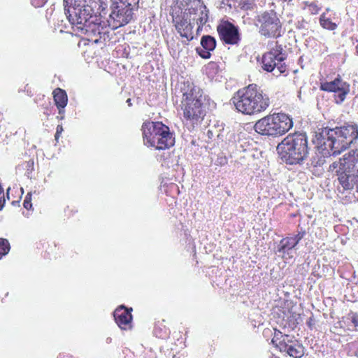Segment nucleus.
I'll list each match as a JSON object with an SVG mask.
<instances>
[{
    "instance_id": "f257e3e1",
    "label": "nucleus",
    "mask_w": 358,
    "mask_h": 358,
    "mask_svg": "<svg viewBox=\"0 0 358 358\" xmlns=\"http://www.w3.org/2000/svg\"><path fill=\"white\" fill-rule=\"evenodd\" d=\"M92 0H64V10L73 30L84 34L90 42L106 44L112 34L101 17L94 15Z\"/></svg>"
},
{
    "instance_id": "f03ea898",
    "label": "nucleus",
    "mask_w": 358,
    "mask_h": 358,
    "mask_svg": "<svg viewBox=\"0 0 358 358\" xmlns=\"http://www.w3.org/2000/svg\"><path fill=\"white\" fill-rule=\"evenodd\" d=\"M357 138V124H344L341 127L322 128L316 133L314 143L323 156L337 155L347 150Z\"/></svg>"
},
{
    "instance_id": "7ed1b4c3",
    "label": "nucleus",
    "mask_w": 358,
    "mask_h": 358,
    "mask_svg": "<svg viewBox=\"0 0 358 358\" xmlns=\"http://www.w3.org/2000/svg\"><path fill=\"white\" fill-rule=\"evenodd\" d=\"M182 92L180 108L187 124L193 128L199 124L206 115L208 103L207 96L203 89L193 83L186 81L181 88Z\"/></svg>"
},
{
    "instance_id": "20e7f679",
    "label": "nucleus",
    "mask_w": 358,
    "mask_h": 358,
    "mask_svg": "<svg viewBox=\"0 0 358 358\" xmlns=\"http://www.w3.org/2000/svg\"><path fill=\"white\" fill-rule=\"evenodd\" d=\"M236 108L248 115L266 110L270 104V98L257 85H249L239 89L232 98Z\"/></svg>"
},
{
    "instance_id": "39448f33",
    "label": "nucleus",
    "mask_w": 358,
    "mask_h": 358,
    "mask_svg": "<svg viewBox=\"0 0 358 358\" xmlns=\"http://www.w3.org/2000/svg\"><path fill=\"white\" fill-rule=\"evenodd\" d=\"M277 150L287 164H303L308 159L310 150L306 134H289L279 143Z\"/></svg>"
},
{
    "instance_id": "423d86ee",
    "label": "nucleus",
    "mask_w": 358,
    "mask_h": 358,
    "mask_svg": "<svg viewBox=\"0 0 358 358\" xmlns=\"http://www.w3.org/2000/svg\"><path fill=\"white\" fill-rule=\"evenodd\" d=\"M144 144L156 150H166L175 143L174 134L159 121H145L141 127Z\"/></svg>"
},
{
    "instance_id": "0eeeda50",
    "label": "nucleus",
    "mask_w": 358,
    "mask_h": 358,
    "mask_svg": "<svg viewBox=\"0 0 358 358\" xmlns=\"http://www.w3.org/2000/svg\"><path fill=\"white\" fill-rule=\"evenodd\" d=\"M293 120L285 113H273L266 115L257 121L254 125L255 130L264 136H282L293 127Z\"/></svg>"
},
{
    "instance_id": "6e6552de",
    "label": "nucleus",
    "mask_w": 358,
    "mask_h": 358,
    "mask_svg": "<svg viewBox=\"0 0 358 358\" xmlns=\"http://www.w3.org/2000/svg\"><path fill=\"white\" fill-rule=\"evenodd\" d=\"M287 55L282 45H275L270 51L263 55L262 57V67L264 71H273V75L279 76L280 73H285L287 66L285 60Z\"/></svg>"
},
{
    "instance_id": "1a4fd4ad",
    "label": "nucleus",
    "mask_w": 358,
    "mask_h": 358,
    "mask_svg": "<svg viewBox=\"0 0 358 358\" xmlns=\"http://www.w3.org/2000/svg\"><path fill=\"white\" fill-rule=\"evenodd\" d=\"M110 9L111 13L109 17L111 21L105 22L106 27L111 31L109 41H111L112 37L114 36V29H116L118 27L125 26V24L133 20L131 9H127L122 0H113Z\"/></svg>"
},
{
    "instance_id": "9d476101",
    "label": "nucleus",
    "mask_w": 358,
    "mask_h": 358,
    "mask_svg": "<svg viewBox=\"0 0 358 358\" xmlns=\"http://www.w3.org/2000/svg\"><path fill=\"white\" fill-rule=\"evenodd\" d=\"M171 15L177 32L187 41H192L194 36L189 16V6H186L184 10L179 7L173 8Z\"/></svg>"
},
{
    "instance_id": "9b49d317",
    "label": "nucleus",
    "mask_w": 358,
    "mask_h": 358,
    "mask_svg": "<svg viewBox=\"0 0 358 358\" xmlns=\"http://www.w3.org/2000/svg\"><path fill=\"white\" fill-rule=\"evenodd\" d=\"M260 24L259 33L266 37H278L281 35L282 24L273 10L264 11L257 16Z\"/></svg>"
},
{
    "instance_id": "f8f14e48",
    "label": "nucleus",
    "mask_w": 358,
    "mask_h": 358,
    "mask_svg": "<svg viewBox=\"0 0 358 358\" xmlns=\"http://www.w3.org/2000/svg\"><path fill=\"white\" fill-rule=\"evenodd\" d=\"M331 168L336 171L338 182L343 189H353L356 186L358 192V169L357 171L348 169V166L341 160L333 162Z\"/></svg>"
},
{
    "instance_id": "ddd939ff",
    "label": "nucleus",
    "mask_w": 358,
    "mask_h": 358,
    "mask_svg": "<svg viewBox=\"0 0 358 358\" xmlns=\"http://www.w3.org/2000/svg\"><path fill=\"white\" fill-rule=\"evenodd\" d=\"M186 5H189V13L192 30L195 24L198 25L197 30L208 22L209 10L201 0H185Z\"/></svg>"
},
{
    "instance_id": "4468645a",
    "label": "nucleus",
    "mask_w": 358,
    "mask_h": 358,
    "mask_svg": "<svg viewBox=\"0 0 358 358\" xmlns=\"http://www.w3.org/2000/svg\"><path fill=\"white\" fill-rule=\"evenodd\" d=\"M320 89L329 92H335V101L337 103L344 101L350 89V85L338 76L332 81H325L320 83Z\"/></svg>"
},
{
    "instance_id": "2eb2a0df",
    "label": "nucleus",
    "mask_w": 358,
    "mask_h": 358,
    "mask_svg": "<svg viewBox=\"0 0 358 358\" xmlns=\"http://www.w3.org/2000/svg\"><path fill=\"white\" fill-rule=\"evenodd\" d=\"M217 31L220 38L227 44H237L241 39L238 26L227 20L220 22Z\"/></svg>"
},
{
    "instance_id": "dca6fc26",
    "label": "nucleus",
    "mask_w": 358,
    "mask_h": 358,
    "mask_svg": "<svg viewBox=\"0 0 358 358\" xmlns=\"http://www.w3.org/2000/svg\"><path fill=\"white\" fill-rule=\"evenodd\" d=\"M276 345L280 351L287 352L289 355L294 358H301L304 354L303 345L287 334L281 336V340Z\"/></svg>"
},
{
    "instance_id": "f3484780",
    "label": "nucleus",
    "mask_w": 358,
    "mask_h": 358,
    "mask_svg": "<svg viewBox=\"0 0 358 358\" xmlns=\"http://www.w3.org/2000/svg\"><path fill=\"white\" fill-rule=\"evenodd\" d=\"M131 310V308L127 309L124 306H120L113 311L115 321L121 329H129L131 327L133 319Z\"/></svg>"
},
{
    "instance_id": "a211bd4d",
    "label": "nucleus",
    "mask_w": 358,
    "mask_h": 358,
    "mask_svg": "<svg viewBox=\"0 0 358 358\" xmlns=\"http://www.w3.org/2000/svg\"><path fill=\"white\" fill-rule=\"evenodd\" d=\"M216 47V41L212 35H203L201 38V46L196 48L198 55L202 58H210L211 51Z\"/></svg>"
},
{
    "instance_id": "6ab92c4d",
    "label": "nucleus",
    "mask_w": 358,
    "mask_h": 358,
    "mask_svg": "<svg viewBox=\"0 0 358 358\" xmlns=\"http://www.w3.org/2000/svg\"><path fill=\"white\" fill-rule=\"evenodd\" d=\"M295 248L294 237H285L280 241L277 251L283 258H292Z\"/></svg>"
},
{
    "instance_id": "aec40b11",
    "label": "nucleus",
    "mask_w": 358,
    "mask_h": 358,
    "mask_svg": "<svg viewBox=\"0 0 358 358\" xmlns=\"http://www.w3.org/2000/svg\"><path fill=\"white\" fill-rule=\"evenodd\" d=\"M340 160L341 162L345 163L347 168L351 170H357L356 164L358 162V149L350 150V151L345 153Z\"/></svg>"
},
{
    "instance_id": "412c9836",
    "label": "nucleus",
    "mask_w": 358,
    "mask_h": 358,
    "mask_svg": "<svg viewBox=\"0 0 358 358\" xmlns=\"http://www.w3.org/2000/svg\"><path fill=\"white\" fill-rule=\"evenodd\" d=\"M53 97L57 107H66L68 103V95L63 89H55L53 91Z\"/></svg>"
},
{
    "instance_id": "4be33fe9",
    "label": "nucleus",
    "mask_w": 358,
    "mask_h": 358,
    "mask_svg": "<svg viewBox=\"0 0 358 358\" xmlns=\"http://www.w3.org/2000/svg\"><path fill=\"white\" fill-rule=\"evenodd\" d=\"M320 23L323 28L326 29L334 30L336 29L337 25L336 22L331 21L330 17L327 16V13H322L320 17Z\"/></svg>"
},
{
    "instance_id": "5701e85b",
    "label": "nucleus",
    "mask_w": 358,
    "mask_h": 358,
    "mask_svg": "<svg viewBox=\"0 0 358 358\" xmlns=\"http://www.w3.org/2000/svg\"><path fill=\"white\" fill-rule=\"evenodd\" d=\"M10 249V245L7 241V239H4V238H0V259L7 255L9 252Z\"/></svg>"
},
{
    "instance_id": "b1692460",
    "label": "nucleus",
    "mask_w": 358,
    "mask_h": 358,
    "mask_svg": "<svg viewBox=\"0 0 358 358\" xmlns=\"http://www.w3.org/2000/svg\"><path fill=\"white\" fill-rule=\"evenodd\" d=\"M127 7L131 9L132 19H134V10H137L138 8L139 0H122Z\"/></svg>"
},
{
    "instance_id": "393cba45",
    "label": "nucleus",
    "mask_w": 358,
    "mask_h": 358,
    "mask_svg": "<svg viewBox=\"0 0 358 358\" xmlns=\"http://www.w3.org/2000/svg\"><path fill=\"white\" fill-rule=\"evenodd\" d=\"M255 6L254 0H241L238 2V7L242 10H252Z\"/></svg>"
},
{
    "instance_id": "a878e982",
    "label": "nucleus",
    "mask_w": 358,
    "mask_h": 358,
    "mask_svg": "<svg viewBox=\"0 0 358 358\" xmlns=\"http://www.w3.org/2000/svg\"><path fill=\"white\" fill-rule=\"evenodd\" d=\"M31 200H32V193H31V192L27 193L26 197L23 202V205L26 209H31V208H32Z\"/></svg>"
},
{
    "instance_id": "bb28decb",
    "label": "nucleus",
    "mask_w": 358,
    "mask_h": 358,
    "mask_svg": "<svg viewBox=\"0 0 358 358\" xmlns=\"http://www.w3.org/2000/svg\"><path fill=\"white\" fill-rule=\"evenodd\" d=\"M26 175L27 177H31V174L34 169V162L29 160L25 163Z\"/></svg>"
},
{
    "instance_id": "cd10ccee",
    "label": "nucleus",
    "mask_w": 358,
    "mask_h": 358,
    "mask_svg": "<svg viewBox=\"0 0 358 358\" xmlns=\"http://www.w3.org/2000/svg\"><path fill=\"white\" fill-rule=\"evenodd\" d=\"M306 232V231H299L297 234L294 236V246L297 245L299 243L301 238H304Z\"/></svg>"
},
{
    "instance_id": "c85d7f7f",
    "label": "nucleus",
    "mask_w": 358,
    "mask_h": 358,
    "mask_svg": "<svg viewBox=\"0 0 358 358\" xmlns=\"http://www.w3.org/2000/svg\"><path fill=\"white\" fill-rule=\"evenodd\" d=\"M48 0H31V3L35 8H41V6H43L45 4Z\"/></svg>"
},
{
    "instance_id": "c756f323",
    "label": "nucleus",
    "mask_w": 358,
    "mask_h": 358,
    "mask_svg": "<svg viewBox=\"0 0 358 358\" xmlns=\"http://www.w3.org/2000/svg\"><path fill=\"white\" fill-rule=\"evenodd\" d=\"M64 131V127L62 124H58L56 130V133L55 134V140L58 141L59 136L62 134V132Z\"/></svg>"
},
{
    "instance_id": "7c9ffc66",
    "label": "nucleus",
    "mask_w": 358,
    "mask_h": 358,
    "mask_svg": "<svg viewBox=\"0 0 358 358\" xmlns=\"http://www.w3.org/2000/svg\"><path fill=\"white\" fill-rule=\"evenodd\" d=\"M323 162H324V159H322V158L318 159L317 162L315 161V159H314V158L310 159V164L313 166H320V164H321V163H323Z\"/></svg>"
},
{
    "instance_id": "2f4dec72",
    "label": "nucleus",
    "mask_w": 358,
    "mask_h": 358,
    "mask_svg": "<svg viewBox=\"0 0 358 358\" xmlns=\"http://www.w3.org/2000/svg\"><path fill=\"white\" fill-rule=\"evenodd\" d=\"M310 7L311 8L312 12H313L314 13H316V12H318L319 10V8L318 7H317L316 4L311 3L310 4Z\"/></svg>"
},
{
    "instance_id": "473e14b6",
    "label": "nucleus",
    "mask_w": 358,
    "mask_h": 358,
    "mask_svg": "<svg viewBox=\"0 0 358 358\" xmlns=\"http://www.w3.org/2000/svg\"><path fill=\"white\" fill-rule=\"evenodd\" d=\"M5 203H6L5 199H0V210L3 209Z\"/></svg>"
},
{
    "instance_id": "72a5a7b5",
    "label": "nucleus",
    "mask_w": 358,
    "mask_h": 358,
    "mask_svg": "<svg viewBox=\"0 0 358 358\" xmlns=\"http://www.w3.org/2000/svg\"><path fill=\"white\" fill-rule=\"evenodd\" d=\"M59 114H64L65 113V108H58Z\"/></svg>"
},
{
    "instance_id": "f704fd0d",
    "label": "nucleus",
    "mask_w": 358,
    "mask_h": 358,
    "mask_svg": "<svg viewBox=\"0 0 358 358\" xmlns=\"http://www.w3.org/2000/svg\"><path fill=\"white\" fill-rule=\"evenodd\" d=\"M127 103L129 104V106H131L132 105L131 98H128L127 99Z\"/></svg>"
},
{
    "instance_id": "c9c22d12",
    "label": "nucleus",
    "mask_w": 358,
    "mask_h": 358,
    "mask_svg": "<svg viewBox=\"0 0 358 358\" xmlns=\"http://www.w3.org/2000/svg\"><path fill=\"white\" fill-rule=\"evenodd\" d=\"M312 318H310L309 320L308 321V326L311 327L312 326Z\"/></svg>"
},
{
    "instance_id": "e433bc0d",
    "label": "nucleus",
    "mask_w": 358,
    "mask_h": 358,
    "mask_svg": "<svg viewBox=\"0 0 358 358\" xmlns=\"http://www.w3.org/2000/svg\"><path fill=\"white\" fill-rule=\"evenodd\" d=\"M2 192H3V189L2 186H1V184H0V194H1Z\"/></svg>"
},
{
    "instance_id": "4c0bfd02",
    "label": "nucleus",
    "mask_w": 358,
    "mask_h": 358,
    "mask_svg": "<svg viewBox=\"0 0 358 358\" xmlns=\"http://www.w3.org/2000/svg\"><path fill=\"white\" fill-rule=\"evenodd\" d=\"M10 189V187H8V189H7V196L8 197H9V191Z\"/></svg>"
},
{
    "instance_id": "58836bf2",
    "label": "nucleus",
    "mask_w": 358,
    "mask_h": 358,
    "mask_svg": "<svg viewBox=\"0 0 358 358\" xmlns=\"http://www.w3.org/2000/svg\"><path fill=\"white\" fill-rule=\"evenodd\" d=\"M60 31H64L63 27H61Z\"/></svg>"
},
{
    "instance_id": "ea45409f",
    "label": "nucleus",
    "mask_w": 358,
    "mask_h": 358,
    "mask_svg": "<svg viewBox=\"0 0 358 358\" xmlns=\"http://www.w3.org/2000/svg\"><path fill=\"white\" fill-rule=\"evenodd\" d=\"M356 49H357V52H358V45H357Z\"/></svg>"
}]
</instances>
